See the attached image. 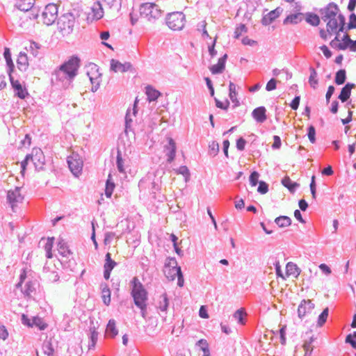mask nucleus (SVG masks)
Wrapping results in <instances>:
<instances>
[{"mask_svg": "<svg viewBox=\"0 0 356 356\" xmlns=\"http://www.w3.org/2000/svg\"><path fill=\"white\" fill-rule=\"evenodd\" d=\"M36 354L37 356H81L75 346L59 342L54 336L47 337Z\"/></svg>", "mask_w": 356, "mask_h": 356, "instance_id": "f257e3e1", "label": "nucleus"}, {"mask_svg": "<svg viewBox=\"0 0 356 356\" xmlns=\"http://www.w3.org/2000/svg\"><path fill=\"white\" fill-rule=\"evenodd\" d=\"M131 283L132 285L131 296L134 303L141 309L143 317L145 318L147 293L137 277H134Z\"/></svg>", "mask_w": 356, "mask_h": 356, "instance_id": "f03ea898", "label": "nucleus"}, {"mask_svg": "<svg viewBox=\"0 0 356 356\" xmlns=\"http://www.w3.org/2000/svg\"><path fill=\"white\" fill-rule=\"evenodd\" d=\"M140 15L143 22L155 24L161 19L163 12L156 4L145 3L140 6Z\"/></svg>", "mask_w": 356, "mask_h": 356, "instance_id": "7ed1b4c3", "label": "nucleus"}, {"mask_svg": "<svg viewBox=\"0 0 356 356\" xmlns=\"http://www.w3.org/2000/svg\"><path fill=\"white\" fill-rule=\"evenodd\" d=\"M164 274L168 280H174L177 277V284L182 287L184 284V279L181 270V268L178 266L177 261L175 258L169 257L166 259L164 266Z\"/></svg>", "mask_w": 356, "mask_h": 356, "instance_id": "20e7f679", "label": "nucleus"}, {"mask_svg": "<svg viewBox=\"0 0 356 356\" xmlns=\"http://www.w3.org/2000/svg\"><path fill=\"white\" fill-rule=\"evenodd\" d=\"M326 23V30L321 29L320 35L327 40L337 32H343L345 25V17H337L323 21Z\"/></svg>", "mask_w": 356, "mask_h": 356, "instance_id": "39448f33", "label": "nucleus"}, {"mask_svg": "<svg viewBox=\"0 0 356 356\" xmlns=\"http://www.w3.org/2000/svg\"><path fill=\"white\" fill-rule=\"evenodd\" d=\"M335 38L330 42V46L337 50H345L348 48L350 51H356V40H352L347 33L337 32Z\"/></svg>", "mask_w": 356, "mask_h": 356, "instance_id": "423d86ee", "label": "nucleus"}, {"mask_svg": "<svg viewBox=\"0 0 356 356\" xmlns=\"http://www.w3.org/2000/svg\"><path fill=\"white\" fill-rule=\"evenodd\" d=\"M75 24V18L72 14L62 15L57 23L58 31L62 35H68L72 33Z\"/></svg>", "mask_w": 356, "mask_h": 356, "instance_id": "0eeeda50", "label": "nucleus"}, {"mask_svg": "<svg viewBox=\"0 0 356 356\" xmlns=\"http://www.w3.org/2000/svg\"><path fill=\"white\" fill-rule=\"evenodd\" d=\"M58 6L55 3L47 4L40 15L39 20L46 26L51 25L57 19Z\"/></svg>", "mask_w": 356, "mask_h": 356, "instance_id": "6e6552de", "label": "nucleus"}, {"mask_svg": "<svg viewBox=\"0 0 356 356\" xmlns=\"http://www.w3.org/2000/svg\"><path fill=\"white\" fill-rule=\"evenodd\" d=\"M186 22L185 15L181 12H174L168 15L166 19L168 26L173 31L183 29Z\"/></svg>", "mask_w": 356, "mask_h": 356, "instance_id": "1a4fd4ad", "label": "nucleus"}, {"mask_svg": "<svg viewBox=\"0 0 356 356\" xmlns=\"http://www.w3.org/2000/svg\"><path fill=\"white\" fill-rule=\"evenodd\" d=\"M79 62L80 60L78 57L72 56L60 67V71L63 72L69 79H72L76 74Z\"/></svg>", "mask_w": 356, "mask_h": 356, "instance_id": "9d476101", "label": "nucleus"}, {"mask_svg": "<svg viewBox=\"0 0 356 356\" xmlns=\"http://www.w3.org/2000/svg\"><path fill=\"white\" fill-rule=\"evenodd\" d=\"M30 160L33 163L35 168H41L44 163V156L40 149H36L35 154L33 152L31 155H27L25 160L21 163V172L22 175H24L26 166Z\"/></svg>", "mask_w": 356, "mask_h": 356, "instance_id": "9b49d317", "label": "nucleus"}, {"mask_svg": "<svg viewBox=\"0 0 356 356\" xmlns=\"http://www.w3.org/2000/svg\"><path fill=\"white\" fill-rule=\"evenodd\" d=\"M315 305L311 300H302L298 307V317L303 319L305 317L314 316Z\"/></svg>", "mask_w": 356, "mask_h": 356, "instance_id": "f8f14e48", "label": "nucleus"}, {"mask_svg": "<svg viewBox=\"0 0 356 356\" xmlns=\"http://www.w3.org/2000/svg\"><path fill=\"white\" fill-rule=\"evenodd\" d=\"M67 163L70 171L74 175L78 177L82 172L83 161L79 154L72 153L67 159Z\"/></svg>", "mask_w": 356, "mask_h": 356, "instance_id": "ddd939ff", "label": "nucleus"}, {"mask_svg": "<svg viewBox=\"0 0 356 356\" xmlns=\"http://www.w3.org/2000/svg\"><path fill=\"white\" fill-rule=\"evenodd\" d=\"M7 198L13 210H15V209L18 207L19 204L22 202L24 195L22 194L19 187H15L14 189L8 191Z\"/></svg>", "mask_w": 356, "mask_h": 356, "instance_id": "4468645a", "label": "nucleus"}, {"mask_svg": "<svg viewBox=\"0 0 356 356\" xmlns=\"http://www.w3.org/2000/svg\"><path fill=\"white\" fill-rule=\"evenodd\" d=\"M22 321L24 325L28 327H37L40 330H44L48 327V324L40 317L34 316L32 320L25 314L22 315Z\"/></svg>", "mask_w": 356, "mask_h": 356, "instance_id": "2eb2a0df", "label": "nucleus"}, {"mask_svg": "<svg viewBox=\"0 0 356 356\" xmlns=\"http://www.w3.org/2000/svg\"><path fill=\"white\" fill-rule=\"evenodd\" d=\"M322 19L323 21L328 20L329 19L343 17L340 14L339 7L334 3H330L322 10Z\"/></svg>", "mask_w": 356, "mask_h": 356, "instance_id": "dca6fc26", "label": "nucleus"}, {"mask_svg": "<svg viewBox=\"0 0 356 356\" xmlns=\"http://www.w3.org/2000/svg\"><path fill=\"white\" fill-rule=\"evenodd\" d=\"M167 140L168 144L164 146V151L168 156V162L171 163L174 161L176 155V143L170 137H168Z\"/></svg>", "mask_w": 356, "mask_h": 356, "instance_id": "f3484780", "label": "nucleus"}, {"mask_svg": "<svg viewBox=\"0 0 356 356\" xmlns=\"http://www.w3.org/2000/svg\"><path fill=\"white\" fill-rule=\"evenodd\" d=\"M105 257V264L104 265V277L106 280H108L111 270L114 268L117 264L114 260L111 259V253L108 252Z\"/></svg>", "mask_w": 356, "mask_h": 356, "instance_id": "a211bd4d", "label": "nucleus"}, {"mask_svg": "<svg viewBox=\"0 0 356 356\" xmlns=\"http://www.w3.org/2000/svg\"><path fill=\"white\" fill-rule=\"evenodd\" d=\"M10 81L16 95L20 99H24L29 95L26 88L23 87L18 80H13L11 78Z\"/></svg>", "mask_w": 356, "mask_h": 356, "instance_id": "6ab92c4d", "label": "nucleus"}, {"mask_svg": "<svg viewBox=\"0 0 356 356\" xmlns=\"http://www.w3.org/2000/svg\"><path fill=\"white\" fill-rule=\"evenodd\" d=\"M300 270L299 268L293 262H289L286 265V277L296 278L300 275Z\"/></svg>", "mask_w": 356, "mask_h": 356, "instance_id": "aec40b11", "label": "nucleus"}, {"mask_svg": "<svg viewBox=\"0 0 356 356\" xmlns=\"http://www.w3.org/2000/svg\"><path fill=\"white\" fill-rule=\"evenodd\" d=\"M91 11L93 19H99L104 16V8L99 1H97L92 4Z\"/></svg>", "mask_w": 356, "mask_h": 356, "instance_id": "412c9836", "label": "nucleus"}, {"mask_svg": "<svg viewBox=\"0 0 356 356\" xmlns=\"http://www.w3.org/2000/svg\"><path fill=\"white\" fill-rule=\"evenodd\" d=\"M227 58V55L225 54L222 57L219 58L216 65H212L209 69L212 74H216L222 73L225 68V62Z\"/></svg>", "mask_w": 356, "mask_h": 356, "instance_id": "4be33fe9", "label": "nucleus"}, {"mask_svg": "<svg viewBox=\"0 0 356 356\" xmlns=\"http://www.w3.org/2000/svg\"><path fill=\"white\" fill-rule=\"evenodd\" d=\"M35 0H16L15 6L22 11H29L34 6Z\"/></svg>", "mask_w": 356, "mask_h": 356, "instance_id": "5701e85b", "label": "nucleus"}, {"mask_svg": "<svg viewBox=\"0 0 356 356\" xmlns=\"http://www.w3.org/2000/svg\"><path fill=\"white\" fill-rule=\"evenodd\" d=\"M131 67L129 63H121L120 62L112 60L111 63V69L115 72H124Z\"/></svg>", "mask_w": 356, "mask_h": 356, "instance_id": "b1692460", "label": "nucleus"}, {"mask_svg": "<svg viewBox=\"0 0 356 356\" xmlns=\"http://www.w3.org/2000/svg\"><path fill=\"white\" fill-rule=\"evenodd\" d=\"M355 87L353 83H347L346 86L341 89V91L339 95V99L344 102L348 99L350 96L351 90Z\"/></svg>", "mask_w": 356, "mask_h": 356, "instance_id": "393cba45", "label": "nucleus"}, {"mask_svg": "<svg viewBox=\"0 0 356 356\" xmlns=\"http://www.w3.org/2000/svg\"><path fill=\"white\" fill-rule=\"evenodd\" d=\"M266 111L264 107H258L252 111V116L258 122H264L266 120Z\"/></svg>", "mask_w": 356, "mask_h": 356, "instance_id": "a878e982", "label": "nucleus"}, {"mask_svg": "<svg viewBox=\"0 0 356 356\" xmlns=\"http://www.w3.org/2000/svg\"><path fill=\"white\" fill-rule=\"evenodd\" d=\"M98 332L95 327L90 328V337H88V343L86 345L88 350L95 348L97 341Z\"/></svg>", "mask_w": 356, "mask_h": 356, "instance_id": "bb28decb", "label": "nucleus"}, {"mask_svg": "<svg viewBox=\"0 0 356 356\" xmlns=\"http://www.w3.org/2000/svg\"><path fill=\"white\" fill-rule=\"evenodd\" d=\"M104 3V8L109 11V12H113L117 10L120 6V0H101Z\"/></svg>", "mask_w": 356, "mask_h": 356, "instance_id": "cd10ccee", "label": "nucleus"}, {"mask_svg": "<svg viewBox=\"0 0 356 356\" xmlns=\"http://www.w3.org/2000/svg\"><path fill=\"white\" fill-rule=\"evenodd\" d=\"M229 96L230 99L232 101L233 103H234L235 106H238L239 105V101L237 99L236 86L234 83H229Z\"/></svg>", "mask_w": 356, "mask_h": 356, "instance_id": "c85d7f7f", "label": "nucleus"}, {"mask_svg": "<svg viewBox=\"0 0 356 356\" xmlns=\"http://www.w3.org/2000/svg\"><path fill=\"white\" fill-rule=\"evenodd\" d=\"M106 332L107 334H110L112 338L116 337L118 334V329L116 327L115 321L113 319L109 320Z\"/></svg>", "mask_w": 356, "mask_h": 356, "instance_id": "c756f323", "label": "nucleus"}, {"mask_svg": "<svg viewBox=\"0 0 356 356\" xmlns=\"http://www.w3.org/2000/svg\"><path fill=\"white\" fill-rule=\"evenodd\" d=\"M115 185L111 180V175L109 174L106 183L105 195L106 197L110 198L113 194Z\"/></svg>", "mask_w": 356, "mask_h": 356, "instance_id": "7c9ffc66", "label": "nucleus"}, {"mask_svg": "<svg viewBox=\"0 0 356 356\" xmlns=\"http://www.w3.org/2000/svg\"><path fill=\"white\" fill-rule=\"evenodd\" d=\"M146 95L149 102L155 101L160 95V92L150 86L146 87Z\"/></svg>", "mask_w": 356, "mask_h": 356, "instance_id": "2f4dec72", "label": "nucleus"}, {"mask_svg": "<svg viewBox=\"0 0 356 356\" xmlns=\"http://www.w3.org/2000/svg\"><path fill=\"white\" fill-rule=\"evenodd\" d=\"M275 222L280 227H286L291 224V218L286 216H280L276 218Z\"/></svg>", "mask_w": 356, "mask_h": 356, "instance_id": "473e14b6", "label": "nucleus"}, {"mask_svg": "<svg viewBox=\"0 0 356 356\" xmlns=\"http://www.w3.org/2000/svg\"><path fill=\"white\" fill-rule=\"evenodd\" d=\"M278 16L279 13L277 11V10H272L263 17L262 24L264 25H268L277 17H278Z\"/></svg>", "mask_w": 356, "mask_h": 356, "instance_id": "72a5a7b5", "label": "nucleus"}, {"mask_svg": "<svg viewBox=\"0 0 356 356\" xmlns=\"http://www.w3.org/2000/svg\"><path fill=\"white\" fill-rule=\"evenodd\" d=\"M302 14L301 13H296L292 14L286 17L284 19V24H297L302 20Z\"/></svg>", "mask_w": 356, "mask_h": 356, "instance_id": "f704fd0d", "label": "nucleus"}, {"mask_svg": "<svg viewBox=\"0 0 356 356\" xmlns=\"http://www.w3.org/2000/svg\"><path fill=\"white\" fill-rule=\"evenodd\" d=\"M314 339L313 337H310L308 341H305L303 343L302 348L305 350V356H310L313 350V346L312 345Z\"/></svg>", "mask_w": 356, "mask_h": 356, "instance_id": "c9c22d12", "label": "nucleus"}, {"mask_svg": "<svg viewBox=\"0 0 356 356\" xmlns=\"http://www.w3.org/2000/svg\"><path fill=\"white\" fill-rule=\"evenodd\" d=\"M54 243V237H49L47 238V241L46 243V245L44 246V250L47 253V257L49 259L52 258V248Z\"/></svg>", "mask_w": 356, "mask_h": 356, "instance_id": "e433bc0d", "label": "nucleus"}, {"mask_svg": "<svg viewBox=\"0 0 356 356\" xmlns=\"http://www.w3.org/2000/svg\"><path fill=\"white\" fill-rule=\"evenodd\" d=\"M58 252L63 257H66L70 253V251L68 249V247L67 246L66 243L63 241H60L58 242Z\"/></svg>", "mask_w": 356, "mask_h": 356, "instance_id": "4c0bfd02", "label": "nucleus"}, {"mask_svg": "<svg viewBox=\"0 0 356 356\" xmlns=\"http://www.w3.org/2000/svg\"><path fill=\"white\" fill-rule=\"evenodd\" d=\"M306 21L312 26H318L320 23V18L316 14L309 13L307 15Z\"/></svg>", "mask_w": 356, "mask_h": 356, "instance_id": "58836bf2", "label": "nucleus"}, {"mask_svg": "<svg viewBox=\"0 0 356 356\" xmlns=\"http://www.w3.org/2000/svg\"><path fill=\"white\" fill-rule=\"evenodd\" d=\"M346 71L344 70H340L336 73L335 83L337 85L343 84L346 81Z\"/></svg>", "mask_w": 356, "mask_h": 356, "instance_id": "ea45409f", "label": "nucleus"}, {"mask_svg": "<svg viewBox=\"0 0 356 356\" xmlns=\"http://www.w3.org/2000/svg\"><path fill=\"white\" fill-rule=\"evenodd\" d=\"M309 83L313 88H316L318 85L317 73L314 68L311 69V73L309 78Z\"/></svg>", "mask_w": 356, "mask_h": 356, "instance_id": "a19ab883", "label": "nucleus"}, {"mask_svg": "<svg viewBox=\"0 0 356 356\" xmlns=\"http://www.w3.org/2000/svg\"><path fill=\"white\" fill-rule=\"evenodd\" d=\"M176 173L182 175L184 177L185 182L189 181L191 174L186 166L182 165L179 167V169L176 170Z\"/></svg>", "mask_w": 356, "mask_h": 356, "instance_id": "79ce46f5", "label": "nucleus"}, {"mask_svg": "<svg viewBox=\"0 0 356 356\" xmlns=\"http://www.w3.org/2000/svg\"><path fill=\"white\" fill-rule=\"evenodd\" d=\"M282 183L291 191H293L298 186V184L293 182L289 177H285L282 179Z\"/></svg>", "mask_w": 356, "mask_h": 356, "instance_id": "37998d69", "label": "nucleus"}, {"mask_svg": "<svg viewBox=\"0 0 356 356\" xmlns=\"http://www.w3.org/2000/svg\"><path fill=\"white\" fill-rule=\"evenodd\" d=\"M102 300L105 305H108L111 302V291L108 287H104L102 290Z\"/></svg>", "mask_w": 356, "mask_h": 356, "instance_id": "c03bdc74", "label": "nucleus"}, {"mask_svg": "<svg viewBox=\"0 0 356 356\" xmlns=\"http://www.w3.org/2000/svg\"><path fill=\"white\" fill-rule=\"evenodd\" d=\"M328 307H326L323 309L322 313L319 315L318 319V325L321 327L327 321L328 316Z\"/></svg>", "mask_w": 356, "mask_h": 356, "instance_id": "a18cd8bd", "label": "nucleus"}, {"mask_svg": "<svg viewBox=\"0 0 356 356\" xmlns=\"http://www.w3.org/2000/svg\"><path fill=\"white\" fill-rule=\"evenodd\" d=\"M198 346H200V349L203 351V356H209V345L207 341L204 339H200L198 341Z\"/></svg>", "mask_w": 356, "mask_h": 356, "instance_id": "49530a36", "label": "nucleus"}, {"mask_svg": "<svg viewBox=\"0 0 356 356\" xmlns=\"http://www.w3.org/2000/svg\"><path fill=\"white\" fill-rule=\"evenodd\" d=\"M160 299L161 300L159 302V308L161 311H165L168 307V299L167 298L166 294H163L162 296H161Z\"/></svg>", "mask_w": 356, "mask_h": 356, "instance_id": "de8ad7c7", "label": "nucleus"}, {"mask_svg": "<svg viewBox=\"0 0 356 356\" xmlns=\"http://www.w3.org/2000/svg\"><path fill=\"white\" fill-rule=\"evenodd\" d=\"M17 65L19 66L26 67L28 65V59L25 54L20 53L17 58Z\"/></svg>", "mask_w": 356, "mask_h": 356, "instance_id": "09e8293b", "label": "nucleus"}, {"mask_svg": "<svg viewBox=\"0 0 356 356\" xmlns=\"http://www.w3.org/2000/svg\"><path fill=\"white\" fill-rule=\"evenodd\" d=\"M207 25V23L206 22V21L205 20H202V21L198 22V24L197 25V30L199 31H202V35L203 36L209 37V34L207 33V31L206 29Z\"/></svg>", "mask_w": 356, "mask_h": 356, "instance_id": "8fccbe9b", "label": "nucleus"}, {"mask_svg": "<svg viewBox=\"0 0 356 356\" xmlns=\"http://www.w3.org/2000/svg\"><path fill=\"white\" fill-rule=\"evenodd\" d=\"M4 58L6 60L7 65L10 67V68L12 70L14 67V64L13 63L12 58H11V54L10 52V49L8 48H5L4 53H3Z\"/></svg>", "mask_w": 356, "mask_h": 356, "instance_id": "3c124183", "label": "nucleus"}, {"mask_svg": "<svg viewBox=\"0 0 356 356\" xmlns=\"http://www.w3.org/2000/svg\"><path fill=\"white\" fill-rule=\"evenodd\" d=\"M308 138L312 143H314L316 141V130L314 126L311 125L308 128Z\"/></svg>", "mask_w": 356, "mask_h": 356, "instance_id": "603ef678", "label": "nucleus"}, {"mask_svg": "<svg viewBox=\"0 0 356 356\" xmlns=\"http://www.w3.org/2000/svg\"><path fill=\"white\" fill-rule=\"evenodd\" d=\"M259 174L254 171L251 173L250 176V182L252 186H255L259 181Z\"/></svg>", "mask_w": 356, "mask_h": 356, "instance_id": "864d4df0", "label": "nucleus"}, {"mask_svg": "<svg viewBox=\"0 0 356 356\" xmlns=\"http://www.w3.org/2000/svg\"><path fill=\"white\" fill-rule=\"evenodd\" d=\"M117 166L118 169L120 172H124V168L123 165V159L122 158L121 152L118 151L117 154Z\"/></svg>", "mask_w": 356, "mask_h": 356, "instance_id": "5fc2aeb1", "label": "nucleus"}, {"mask_svg": "<svg viewBox=\"0 0 356 356\" xmlns=\"http://www.w3.org/2000/svg\"><path fill=\"white\" fill-rule=\"evenodd\" d=\"M257 191L261 194H266L268 191V184L263 181H259Z\"/></svg>", "mask_w": 356, "mask_h": 356, "instance_id": "6e6d98bb", "label": "nucleus"}, {"mask_svg": "<svg viewBox=\"0 0 356 356\" xmlns=\"http://www.w3.org/2000/svg\"><path fill=\"white\" fill-rule=\"evenodd\" d=\"M245 315V314L244 313L243 310V309H238L234 314V316L236 319H237V321L241 323V324H244V322H243V317Z\"/></svg>", "mask_w": 356, "mask_h": 356, "instance_id": "4d7b16f0", "label": "nucleus"}, {"mask_svg": "<svg viewBox=\"0 0 356 356\" xmlns=\"http://www.w3.org/2000/svg\"><path fill=\"white\" fill-rule=\"evenodd\" d=\"M277 81L275 79H271L266 84V89L267 91H272L277 88Z\"/></svg>", "mask_w": 356, "mask_h": 356, "instance_id": "13d9d810", "label": "nucleus"}, {"mask_svg": "<svg viewBox=\"0 0 356 356\" xmlns=\"http://www.w3.org/2000/svg\"><path fill=\"white\" fill-rule=\"evenodd\" d=\"M247 32V28L244 24H241L236 29L234 32L235 38H238L240 35H241L243 33Z\"/></svg>", "mask_w": 356, "mask_h": 356, "instance_id": "bf43d9fd", "label": "nucleus"}, {"mask_svg": "<svg viewBox=\"0 0 356 356\" xmlns=\"http://www.w3.org/2000/svg\"><path fill=\"white\" fill-rule=\"evenodd\" d=\"M216 105L218 108L227 110L229 108V102L228 100H225V102H220V100L216 99Z\"/></svg>", "mask_w": 356, "mask_h": 356, "instance_id": "052dcab7", "label": "nucleus"}, {"mask_svg": "<svg viewBox=\"0 0 356 356\" xmlns=\"http://www.w3.org/2000/svg\"><path fill=\"white\" fill-rule=\"evenodd\" d=\"M348 29H356V15L352 13L349 17Z\"/></svg>", "mask_w": 356, "mask_h": 356, "instance_id": "680f3d73", "label": "nucleus"}, {"mask_svg": "<svg viewBox=\"0 0 356 356\" xmlns=\"http://www.w3.org/2000/svg\"><path fill=\"white\" fill-rule=\"evenodd\" d=\"M275 270H276V275L277 277L282 278V280H286V274L282 273L281 266L280 265L279 262H277L275 264Z\"/></svg>", "mask_w": 356, "mask_h": 356, "instance_id": "e2e57ef3", "label": "nucleus"}, {"mask_svg": "<svg viewBox=\"0 0 356 356\" xmlns=\"http://www.w3.org/2000/svg\"><path fill=\"white\" fill-rule=\"evenodd\" d=\"M281 147V139L278 136H273V143L272 147L273 149H279Z\"/></svg>", "mask_w": 356, "mask_h": 356, "instance_id": "0e129e2a", "label": "nucleus"}, {"mask_svg": "<svg viewBox=\"0 0 356 356\" xmlns=\"http://www.w3.org/2000/svg\"><path fill=\"white\" fill-rule=\"evenodd\" d=\"M199 315L202 318H209V314L207 313L206 306L202 305L200 307V311H199Z\"/></svg>", "mask_w": 356, "mask_h": 356, "instance_id": "69168bd1", "label": "nucleus"}, {"mask_svg": "<svg viewBox=\"0 0 356 356\" xmlns=\"http://www.w3.org/2000/svg\"><path fill=\"white\" fill-rule=\"evenodd\" d=\"M246 141L243 138H240L236 141V147L239 150H243L245 148Z\"/></svg>", "mask_w": 356, "mask_h": 356, "instance_id": "338daca9", "label": "nucleus"}, {"mask_svg": "<svg viewBox=\"0 0 356 356\" xmlns=\"http://www.w3.org/2000/svg\"><path fill=\"white\" fill-rule=\"evenodd\" d=\"M300 97H296L291 102L290 106L293 110H297L300 104Z\"/></svg>", "mask_w": 356, "mask_h": 356, "instance_id": "774afa93", "label": "nucleus"}]
</instances>
